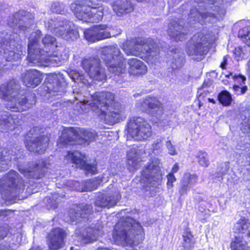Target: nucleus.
<instances>
[{
    "label": "nucleus",
    "mask_w": 250,
    "mask_h": 250,
    "mask_svg": "<svg viewBox=\"0 0 250 250\" xmlns=\"http://www.w3.org/2000/svg\"><path fill=\"white\" fill-rule=\"evenodd\" d=\"M114 95L109 92H98L90 94L82 101L77 102L75 110L79 113L86 112V109H91L98 114L105 124L113 125L125 118L124 108L114 100Z\"/></svg>",
    "instance_id": "obj_1"
},
{
    "label": "nucleus",
    "mask_w": 250,
    "mask_h": 250,
    "mask_svg": "<svg viewBox=\"0 0 250 250\" xmlns=\"http://www.w3.org/2000/svg\"><path fill=\"white\" fill-rule=\"evenodd\" d=\"M20 90V85L15 79L0 86V98L7 102L6 107L13 112H21L30 108L36 103L33 93L24 95Z\"/></svg>",
    "instance_id": "obj_2"
},
{
    "label": "nucleus",
    "mask_w": 250,
    "mask_h": 250,
    "mask_svg": "<svg viewBox=\"0 0 250 250\" xmlns=\"http://www.w3.org/2000/svg\"><path fill=\"white\" fill-rule=\"evenodd\" d=\"M198 7H192L189 15L190 24L214 23L220 21L226 13L224 0H194Z\"/></svg>",
    "instance_id": "obj_3"
},
{
    "label": "nucleus",
    "mask_w": 250,
    "mask_h": 250,
    "mask_svg": "<svg viewBox=\"0 0 250 250\" xmlns=\"http://www.w3.org/2000/svg\"><path fill=\"white\" fill-rule=\"evenodd\" d=\"M112 239L117 245L123 247L137 245L144 239L142 227L132 218L127 217L115 226Z\"/></svg>",
    "instance_id": "obj_4"
},
{
    "label": "nucleus",
    "mask_w": 250,
    "mask_h": 250,
    "mask_svg": "<svg viewBox=\"0 0 250 250\" xmlns=\"http://www.w3.org/2000/svg\"><path fill=\"white\" fill-rule=\"evenodd\" d=\"M42 36L40 30H37L31 33L28 39V59L31 66H42L43 63L53 66L60 64L58 56L52 55L47 50L44 51L39 47V41Z\"/></svg>",
    "instance_id": "obj_5"
},
{
    "label": "nucleus",
    "mask_w": 250,
    "mask_h": 250,
    "mask_svg": "<svg viewBox=\"0 0 250 250\" xmlns=\"http://www.w3.org/2000/svg\"><path fill=\"white\" fill-rule=\"evenodd\" d=\"M122 49L127 55L140 56L145 55L148 62L156 63L159 60V50L151 39L137 38L127 40Z\"/></svg>",
    "instance_id": "obj_6"
},
{
    "label": "nucleus",
    "mask_w": 250,
    "mask_h": 250,
    "mask_svg": "<svg viewBox=\"0 0 250 250\" xmlns=\"http://www.w3.org/2000/svg\"><path fill=\"white\" fill-rule=\"evenodd\" d=\"M97 133L92 129L66 128L62 132L57 144L59 147L65 145H87L95 141Z\"/></svg>",
    "instance_id": "obj_7"
},
{
    "label": "nucleus",
    "mask_w": 250,
    "mask_h": 250,
    "mask_svg": "<svg viewBox=\"0 0 250 250\" xmlns=\"http://www.w3.org/2000/svg\"><path fill=\"white\" fill-rule=\"evenodd\" d=\"M19 42V37L17 33L3 31L0 33V54L6 61H17L25 52V48Z\"/></svg>",
    "instance_id": "obj_8"
},
{
    "label": "nucleus",
    "mask_w": 250,
    "mask_h": 250,
    "mask_svg": "<svg viewBox=\"0 0 250 250\" xmlns=\"http://www.w3.org/2000/svg\"><path fill=\"white\" fill-rule=\"evenodd\" d=\"M107 8L98 6L88 0L76 1L71 5V9L75 11L79 19L86 22H98L102 21Z\"/></svg>",
    "instance_id": "obj_9"
},
{
    "label": "nucleus",
    "mask_w": 250,
    "mask_h": 250,
    "mask_svg": "<svg viewBox=\"0 0 250 250\" xmlns=\"http://www.w3.org/2000/svg\"><path fill=\"white\" fill-rule=\"evenodd\" d=\"M216 40L215 36L212 34L203 32L195 34L187 43V53L193 59L200 61Z\"/></svg>",
    "instance_id": "obj_10"
},
{
    "label": "nucleus",
    "mask_w": 250,
    "mask_h": 250,
    "mask_svg": "<svg viewBox=\"0 0 250 250\" xmlns=\"http://www.w3.org/2000/svg\"><path fill=\"white\" fill-rule=\"evenodd\" d=\"M100 53L102 59L110 72L115 75H119L126 71L123 54L117 44L102 48Z\"/></svg>",
    "instance_id": "obj_11"
},
{
    "label": "nucleus",
    "mask_w": 250,
    "mask_h": 250,
    "mask_svg": "<svg viewBox=\"0 0 250 250\" xmlns=\"http://www.w3.org/2000/svg\"><path fill=\"white\" fill-rule=\"evenodd\" d=\"M24 183L17 172L11 170L0 179V191L2 195L11 198L24 189Z\"/></svg>",
    "instance_id": "obj_12"
},
{
    "label": "nucleus",
    "mask_w": 250,
    "mask_h": 250,
    "mask_svg": "<svg viewBox=\"0 0 250 250\" xmlns=\"http://www.w3.org/2000/svg\"><path fill=\"white\" fill-rule=\"evenodd\" d=\"M62 18L58 16L54 20L50 19L45 22V26L50 32L60 36L66 41L74 40L79 36L76 30L71 28L70 21H61Z\"/></svg>",
    "instance_id": "obj_13"
},
{
    "label": "nucleus",
    "mask_w": 250,
    "mask_h": 250,
    "mask_svg": "<svg viewBox=\"0 0 250 250\" xmlns=\"http://www.w3.org/2000/svg\"><path fill=\"white\" fill-rule=\"evenodd\" d=\"M127 127L129 136L137 141L146 139L152 134L150 125L140 117L131 118L127 123Z\"/></svg>",
    "instance_id": "obj_14"
},
{
    "label": "nucleus",
    "mask_w": 250,
    "mask_h": 250,
    "mask_svg": "<svg viewBox=\"0 0 250 250\" xmlns=\"http://www.w3.org/2000/svg\"><path fill=\"white\" fill-rule=\"evenodd\" d=\"M81 66L90 79L100 82L106 80L105 70L101 67L99 59L84 58L81 61Z\"/></svg>",
    "instance_id": "obj_15"
},
{
    "label": "nucleus",
    "mask_w": 250,
    "mask_h": 250,
    "mask_svg": "<svg viewBox=\"0 0 250 250\" xmlns=\"http://www.w3.org/2000/svg\"><path fill=\"white\" fill-rule=\"evenodd\" d=\"M34 18L32 13L24 10H19L9 17L7 24L14 30H19L24 32L33 24Z\"/></svg>",
    "instance_id": "obj_16"
},
{
    "label": "nucleus",
    "mask_w": 250,
    "mask_h": 250,
    "mask_svg": "<svg viewBox=\"0 0 250 250\" xmlns=\"http://www.w3.org/2000/svg\"><path fill=\"white\" fill-rule=\"evenodd\" d=\"M66 85L65 76L59 72L48 76L42 87L48 93H57V95H61L65 91Z\"/></svg>",
    "instance_id": "obj_17"
},
{
    "label": "nucleus",
    "mask_w": 250,
    "mask_h": 250,
    "mask_svg": "<svg viewBox=\"0 0 250 250\" xmlns=\"http://www.w3.org/2000/svg\"><path fill=\"white\" fill-rule=\"evenodd\" d=\"M50 166L47 160L41 159L37 161L35 165L27 167L18 165V169L27 178L40 179L44 176L46 169Z\"/></svg>",
    "instance_id": "obj_18"
},
{
    "label": "nucleus",
    "mask_w": 250,
    "mask_h": 250,
    "mask_svg": "<svg viewBox=\"0 0 250 250\" xmlns=\"http://www.w3.org/2000/svg\"><path fill=\"white\" fill-rule=\"evenodd\" d=\"M103 228L102 223L98 222L92 227L76 229L75 234L83 243L88 244L96 241L98 237L103 234Z\"/></svg>",
    "instance_id": "obj_19"
},
{
    "label": "nucleus",
    "mask_w": 250,
    "mask_h": 250,
    "mask_svg": "<svg viewBox=\"0 0 250 250\" xmlns=\"http://www.w3.org/2000/svg\"><path fill=\"white\" fill-rule=\"evenodd\" d=\"M93 212V207L91 205L80 204L69 209L67 220L69 223L77 224L88 218Z\"/></svg>",
    "instance_id": "obj_20"
},
{
    "label": "nucleus",
    "mask_w": 250,
    "mask_h": 250,
    "mask_svg": "<svg viewBox=\"0 0 250 250\" xmlns=\"http://www.w3.org/2000/svg\"><path fill=\"white\" fill-rule=\"evenodd\" d=\"M143 179H145L150 184L154 185V183H159L162 179V174L158 159H154L143 170Z\"/></svg>",
    "instance_id": "obj_21"
},
{
    "label": "nucleus",
    "mask_w": 250,
    "mask_h": 250,
    "mask_svg": "<svg viewBox=\"0 0 250 250\" xmlns=\"http://www.w3.org/2000/svg\"><path fill=\"white\" fill-rule=\"evenodd\" d=\"M67 157L73 164L80 168L84 169L87 172L94 174L97 172V165L95 162L91 163H87L84 160V157L79 151L67 153Z\"/></svg>",
    "instance_id": "obj_22"
},
{
    "label": "nucleus",
    "mask_w": 250,
    "mask_h": 250,
    "mask_svg": "<svg viewBox=\"0 0 250 250\" xmlns=\"http://www.w3.org/2000/svg\"><path fill=\"white\" fill-rule=\"evenodd\" d=\"M120 198L121 195L118 191L101 195L95 202V211L99 212L104 208H109L114 206Z\"/></svg>",
    "instance_id": "obj_23"
},
{
    "label": "nucleus",
    "mask_w": 250,
    "mask_h": 250,
    "mask_svg": "<svg viewBox=\"0 0 250 250\" xmlns=\"http://www.w3.org/2000/svg\"><path fill=\"white\" fill-rule=\"evenodd\" d=\"M49 138L44 135H39L38 136L25 141V146L31 152L39 154L44 153L48 146Z\"/></svg>",
    "instance_id": "obj_24"
},
{
    "label": "nucleus",
    "mask_w": 250,
    "mask_h": 250,
    "mask_svg": "<svg viewBox=\"0 0 250 250\" xmlns=\"http://www.w3.org/2000/svg\"><path fill=\"white\" fill-rule=\"evenodd\" d=\"M183 20L176 19L168 24V33L169 36L176 41H183L187 39V30L182 24Z\"/></svg>",
    "instance_id": "obj_25"
},
{
    "label": "nucleus",
    "mask_w": 250,
    "mask_h": 250,
    "mask_svg": "<svg viewBox=\"0 0 250 250\" xmlns=\"http://www.w3.org/2000/svg\"><path fill=\"white\" fill-rule=\"evenodd\" d=\"M22 156V152L19 149L14 150L0 148V171L8 168L12 160H17Z\"/></svg>",
    "instance_id": "obj_26"
},
{
    "label": "nucleus",
    "mask_w": 250,
    "mask_h": 250,
    "mask_svg": "<svg viewBox=\"0 0 250 250\" xmlns=\"http://www.w3.org/2000/svg\"><path fill=\"white\" fill-rule=\"evenodd\" d=\"M20 121L16 114H9L6 111H0V129L7 132L12 130L20 124Z\"/></svg>",
    "instance_id": "obj_27"
},
{
    "label": "nucleus",
    "mask_w": 250,
    "mask_h": 250,
    "mask_svg": "<svg viewBox=\"0 0 250 250\" xmlns=\"http://www.w3.org/2000/svg\"><path fill=\"white\" fill-rule=\"evenodd\" d=\"M65 233L60 228L53 229L48 236V248L50 250H58L62 248L64 244V239Z\"/></svg>",
    "instance_id": "obj_28"
},
{
    "label": "nucleus",
    "mask_w": 250,
    "mask_h": 250,
    "mask_svg": "<svg viewBox=\"0 0 250 250\" xmlns=\"http://www.w3.org/2000/svg\"><path fill=\"white\" fill-rule=\"evenodd\" d=\"M21 80L25 86L34 88L41 83L42 76V73L36 69H29L22 74Z\"/></svg>",
    "instance_id": "obj_29"
},
{
    "label": "nucleus",
    "mask_w": 250,
    "mask_h": 250,
    "mask_svg": "<svg viewBox=\"0 0 250 250\" xmlns=\"http://www.w3.org/2000/svg\"><path fill=\"white\" fill-rule=\"evenodd\" d=\"M102 181V178L98 177L83 182L82 185L79 182L72 181H68V185H72V188L76 190L88 191L96 189Z\"/></svg>",
    "instance_id": "obj_30"
},
{
    "label": "nucleus",
    "mask_w": 250,
    "mask_h": 250,
    "mask_svg": "<svg viewBox=\"0 0 250 250\" xmlns=\"http://www.w3.org/2000/svg\"><path fill=\"white\" fill-rule=\"evenodd\" d=\"M143 107L147 109L149 113L157 118H159L163 115V109L160 102L154 97H148L146 98L142 103Z\"/></svg>",
    "instance_id": "obj_31"
},
{
    "label": "nucleus",
    "mask_w": 250,
    "mask_h": 250,
    "mask_svg": "<svg viewBox=\"0 0 250 250\" xmlns=\"http://www.w3.org/2000/svg\"><path fill=\"white\" fill-rule=\"evenodd\" d=\"M114 13L118 16H123L133 10V6L128 0H117L111 4Z\"/></svg>",
    "instance_id": "obj_32"
},
{
    "label": "nucleus",
    "mask_w": 250,
    "mask_h": 250,
    "mask_svg": "<svg viewBox=\"0 0 250 250\" xmlns=\"http://www.w3.org/2000/svg\"><path fill=\"white\" fill-rule=\"evenodd\" d=\"M129 72L131 75L144 74L146 71V67L140 60L136 58H131L128 60Z\"/></svg>",
    "instance_id": "obj_33"
},
{
    "label": "nucleus",
    "mask_w": 250,
    "mask_h": 250,
    "mask_svg": "<svg viewBox=\"0 0 250 250\" xmlns=\"http://www.w3.org/2000/svg\"><path fill=\"white\" fill-rule=\"evenodd\" d=\"M185 56L183 54L175 53L169 62V68H167V76L169 78L173 75L174 71L181 67L184 62Z\"/></svg>",
    "instance_id": "obj_34"
},
{
    "label": "nucleus",
    "mask_w": 250,
    "mask_h": 250,
    "mask_svg": "<svg viewBox=\"0 0 250 250\" xmlns=\"http://www.w3.org/2000/svg\"><path fill=\"white\" fill-rule=\"evenodd\" d=\"M230 248L231 250H250V246L243 236L237 234L232 240Z\"/></svg>",
    "instance_id": "obj_35"
},
{
    "label": "nucleus",
    "mask_w": 250,
    "mask_h": 250,
    "mask_svg": "<svg viewBox=\"0 0 250 250\" xmlns=\"http://www.w3.org/2000/svg\"><path fill=\"white\" fill-rule=\"evenodd\" d=\"M250 222L245 217H241L236 223L234 226V232L238 234L245 233L249 227Z\"/></svg>",
    "instance_id": "obj_36"
},
{
    "label": "nucleus",
    "mask_w": 250,
    "mask_h": 250,
    "mask_svg": "<svg viewBox=\"0 0 250 250\" xmlns=\"http://www.w3.org/2000/svg\"><path fill=\"white\" fill-rule=\"evenodd\" d=\"M183 242L182 243L184 250H192L194 247L195 240L190 231L187 229L183 234Z\"/></svg>",
    "instance_id": "obj_37"
},
{
    "label": "nucleus",
    "mask_w": 250,
    "mask_h": 250,
    "mask_svg": "<svg viewBox=\"0 0 250 250\" xmlns=\"http://www.w3.org/2000/svg\"><path fill=\"white\" fill-rule=\"evenodd\" d=\"M128 164L134 169H137L139 166V155L135 148L130 149L127 153Z\"/></svg>",
    "instance_id": "obj_38"
},
{
    "label": "nucleus",
    "mask_w": 250,
    "mask_h": 250,
    "mask_svg": "<svg viewBox=\"0 0 250 250\" xmlns=\"http://www.w3.org/2000/svg\"><path fill=\"white\" fill-rule=\"evenodd\" d=\"M61 198L58 193H55L51 197H46L44 199V202L48 209H55L57 208Z\"/></svg>",
    "instance_id": "obj_39"
},
{
    "label": "nucleus",
    "mask_w": 250,
    "mask_h": 250,
    "mask_svg": "<svg viewBox=\"0 0 250 250\" xmlns=\"http://www.w3.org/2000/svg\"><path fill=\"white\" fill-rule=\"evenodd\" d=\"M242 119L241 130L244 133H250V108L245 110L242 115Z\"/></svg>",
    "instance_id": "obj_40"
},
{
    "label": "nucleus",
    "mask_w": 250,
    "mask_h": 250,
    "mask_svg": "<svg viewBox=\"0 0 250 250\" xmlns=\"http://www.w3.org/2000/svg\"><path fill=\"white\" fill-rule=\"evenodd\" d=\"M65 72L74 82H80L84 84L88 83L85 75L79 72L72 70L69 72L65 71Z\"/></svg>",
    "instance_id": "obj_41"
},
{
    "label": "nucleus",
    "mask_w": 250,
    "mask_h": 250,
    "mask_svg": "<svg viewBox=\"0 0 250 250\" xmlns=\"http://www.w3.org/2000/svg\"><path fill=\"white\" fill-rule=\"evenodd\" d=\"M95 27L98 41L104 40L111 37L110 32L106 29V25H96Z\"/></svg>",
    "instance_id": "obj_42"
},
{
    "label": "nucleus",
    "mask_w": 250,
    "mask_h": 250,
    "mask_svg": "<svg viewBox=\"0 0 250 250\" xmlns=\"http://www.w3.org/2000/svg\"><path fill=\"white\" fill-rule=\"evenodd\" d=\"M42 42L44 47L46 49V50L47 49L50 50V49L57 47L56 38L50 35H46L42 39Z\"/></svg>",
    "instance_id": "obj_43"
},
{
    "label": "nucleus",
    "mask_w": 250,
    "mask_h": 250,
    "mask_svg": "<svg viewBox=\"0 0 250 250\" xmlns=\"http://www.w3.org/2000/svg\"><path fill=\"white\" fill-rule=\"evenodd\" d=\"M218 99L219 102L224 106L229 105L232 102L230 94L226 90H224L219 94Z\"/></svg>",
    "instance_id": "obj_44"
},
{
    "label": "nucleus",
    "mask_w": 250,
    "mask_h": 250,
    "mask_svg": "<svg viewBox=\"0 0 250 250\" xmlns=\"http://www.w3.org/2000/svg\"><path fill=\"white\" fill-rule=\"evenodd\" d=\"M197 180L198 177L197 175L187 173L184 174L181 182L191 188L197 183Z\"/></svg>",
    "instance_id": "obj_45"
},
{
    "label": "nucleus",
    "mask_w": 250,
    "mask_h": 250,
    "mask_svg": "<svg viewBox=\"0 0 250 250\" xmlns=\"http://www.w3.org/2000/svg\"><path fill=\"white\" fill-rule=\"evenodd\" d=\"M196 158L199 164L204 167H207L209 165L208 155L207 153L204 151L200 150L198 151L196 155Z\"/></svg>",
    "instance_id": "obj_46"
},
{
    "label": "nucleus",
    "mask_w": 250,
    "mask_h": 250,
    "mask_svg": "<svg viewBox=\"0 0 250 250\" xmlns=\"http://www.w3.org/2000/svg\"><path fill=\"white\" fill-rule=\"evenodd\" d=\"M85 39L90 42L98 41L95 26L90 29H87L83 32Z\"/></svg>",
    "instance_id": "obj_47"
},
{
    "label": "nucleus",
    "mask_w": 250,
    "mask_h": 250,
    "mask_svg": "<svg viewBox=\"0 0 250 250\" xmlns=\"http://www.w3.org/2000/svg\"><path fill=\"white\" fill-rule=\"evenodd\" d=\"M239 37H241L243 41L248 46H250V27L247 26L244 27L241 30L239 31Z\"/></svg>",
    "instance_id": "obj_48"
},
{
    "label": "nucleus",
    "mask_w": 250,
    "mask_h": 250,
    "mask_svg": "<svg viewBox=\"0 0 250 250\" xmlns=\"http://www.w3.org/2000/svg\"><path fill=\"white\" fill-rule=\"evenodd\" d=\"M162 140L161 139H157L155 140L152 144L151 149L153 152L157 155L160 154L162 151Z\"/></svg>",
    "instance_id": "obj_49"
},
{
    "label": "nucleus",
    "mask_w": 250,
    "mask_h": 250,
    "mask_svg": "<svg viewBox=\"0 0 250 250\" xmlns=\"http://www.w3.org/2000/svg\"><path fill=\"white\" fill-rule=\"evenodd\" d=\"M233 89L236 94L240 95L246 93L248 90V87L246 85H239L235 84L233 86Z\"/></svg>",
    "instance_id": "obj_50"
},
{
    "label": "nucleus",
    "mask_w": 250,
    "mask_h": 250,
    "mask_svg": "<svg viewBox=\"0 0 250 250\" xmlns=\"http://www.w3.org/2000/svg\"><path fill=\"white\" fill-rule=\"evenodd\" d=\"M166 147L168 150V153L171 155H175L177 154L176 147L171 141H167L166 144Z\"/></svg>",
    "instance_id": "obj_51"
},
{
    "label": "nucleus",
    "mask_w": 250,
    "mask_h": 250,
    "mask_svg": "<svg viewBox=\"0 0 250 250\" xmlns=\"http://www.w3.org/2000/svg\"><path fill=\"white\" fill-rule=\"evenodd\" d=\"M208 210L206 208H204L203 210H201V209L200 208L197 213L199 220L201 221H203L206 220L208 216Z\"/></svg>",
    "instance_id": "obj_52"
},
{
    "label": "nucleus",
    "mask_w": 250,
    "mask_h": 250,
    "mask_svg": "<svg viewBox=\"0 0 250 250\" xmlns=\"http://www.w3.org/2000/svg\"><path fill=\"white\" fill-rule=\"evenodd\" d=\"M190 188L188 186L184 184L181 182L180 186L179 188V193L180 197L187 194L188 191L190 189Z\"/></svg>",
    "instance_id": "obj_53"
},
{
    "label": "nucleus",
    "mask_w": 250,
    "mask_h": 250,
    "mask_svg": "<svg viewBox=\"0 0 250 250\" xmlns=\"http://www.w3.org/2000/svg\"><path fill=\"white\" fill-rule=\"evenodd\" d=\"M232 78L235 80V83H237L239 84V85L242 86L245 84L246 78L244 76L241 74H239L238 75H234L233 76Z\"/></svg>",
    "instance_id": "obj_54"
},
{
    "label": "nucleus",
    "mask_w": 250,
    "mask_h": 250,
    "mask_svg": "<svg viewBox=\"0 0 250 250\" xmlns=\"http://www.w3.org/2000/svg\"><path fill=\"white\" fill-rule=\"evenodd\" d=\"M167 187L169 188H171L173 187V183L176 181V178L173 174L169 173L167 176Z\"/></svg>",
    "instance_id": "obj_55"
},
{
    "label": "nucleus",
    "mask_w": 250,
    "mask_h": 250,
    "mask_svg": "<svg viewBox=\"0 0 250 250\" xmlns=\"http://www.w3.org/2000/svg\"><path fill=\"white\" fill-rule=\"evenodd\" d=\"M51 10L53 13L62 14L61 7L60 4L58 2L54 3L51 7Z\"/></svg>",
    "instance_id": "obj_56"
},
{
    "label": "nucleus",
    "mask_w": 250,
    "mask_h": 250,
    "mask_svg": "<svg viewBox=\"0 0 250 250\" xmlns=\"http://www.w3.org/2000/svg\"><path fill=\"white\" fill-rule=\"evenodd\" d=\"M43 129L39 127H35L32 128L29 132L28 135L30 134L36 135L39 134L40 133H42Z\"/></svg>",
    "instance_id": "obj_57"
},
{
    "label": "nucleus",
    "mask_w": 250,
    "mask_h": 250,
    "mask_svg": "<svg viewBox=\"0 0 250 250\" xmlns=\"http://www.w3.org/2000/svg\"><path fill=\"white\" fill-rule=\"evenodd\" d=\"M7 235V229L3 227H0V239H3Z\"/></svg>",
    "instance_id": "obj_58"
},
{
    "label": "nucleus",
    "mask_w": 250,
    "mask_h": 250,
    "mask_svg": "<svg viewBox=\"0 0 250 250\" xmlns=\"http://www.w3.org/2000/svg\"><path fill=\"white\" fill-rule=\"evenodd\" d=\"M0 250H11V247L7 243L1 244L0 245Z\"/></svg>",
    "instance_id": "obj_59"
},
{
    "label": "nucleus",
    "mask_w": 250,
    "mask_h": 250,
    "mask_svg": "<svg viewBox=\"0 0 250 250\" xmlns=\"http://www.w3.org/2000/svg\"><path fill=\"white\" fill-rule=\"evenodd\" d=\"M242 52V50L241 47H238V48H235L234 53L237 57H241Z\"/></svg>",
    "instance_id": "obj_60"
},
{
    "label": "nucleus",
    "mask_w": 250,
    "mask_h": 250,
    "mask_svg": "<svg viewBox=\"0 0 250 250\" xmlns=\"http://www.w3.org/2000/svg\"><path fill=\"white\" fill-rule=\"evenodd\" d=\"M179 169V166L178 164L176 163L172 168V172L175 173L178 171Z\"/></svg>",
    "instance_id": "obj_61"
},
{
    "label": "nucleus",
    "mask_w": 250,
    "mask_h": 250,
    "mask_svg": "<svg viewBox=\"0 0 250 250\" xmlns=\"http://www.w3.org/2000/svg\"><path fill=\"white\" fill-rule=\"evenodd\" d=\"M226 64H227V60L226 59V57H225L223 59V62L221 64V67L222 68H224Z\"/></svg>",
    "instance_id": "obj_62"
},
{
    "label": "nucleus",
    "mask_w": 250,
    "mask_h": 250,
    "mask_svg": "<svg viewBox=\"0 0 250 250\" xmlns=\"http://www.w3.org/2000/svg\"><path fill=\"white\" fill-rule=\"evenodd\" d=\"M5 212L3 210H0V217L1 216H5Z\"/></svg>",
    "instance_id": "obj_63"
},
{
    "label": "nucleus",
    "mask_w": 250,
    "mask_h": 250,
    "mask_svg": "<svg viewBox=\"0 0 250 250\" xmlns=\"http://www.w3.org/2000/svg\"><path fill=\"white\" fill-rule=\"evenodd\" d=\"M160 124L161 125H166L167 124H168V122H167V120H166L164 122V124H161V123H160Z\"/></svg>",
    "instance_id": "obj_64"
}]
</instances>
